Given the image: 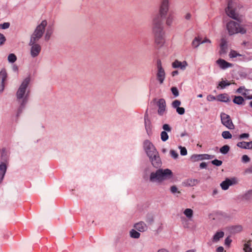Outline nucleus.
<instances>
[{
  "instance_id": "nucleus-1",
  "label": "nucleus",
  "mask_w": 252,
  "mask_h": 252,
  "mask_svg": "<svg viewBox=\"0 0 252 252\" xmlns=\"http://www.w3.org/2000/svg\"><path fill=\"white\" fill-rule=\"evenodd\" d=\"M169 8V0H161L158 14L155 15L152 19V30L155 35V43L158 48L162 47L165 43L162 18L166 16Z\"/></svg>"
},
{
  "instance_id": "nucleus-2",
  "label": "nucleus",
  "mask_w": 252,
  "mask_h": 252,
  "mask_svg": "<svg viewBox=\"0 0 252 252\" xmlns=\"http://www.w3.org/2000/svg\"><path fill=\"white\" fill-rule=\"evenodd\" d=\"M47 25V21L43 20L41 23L36 27L31 36L29 45L31 47L30 55L33 58L38 56L41 52V46L40 44L37 43V42L42 37Z\"/></svg>"
},
{
  "instance_id": "nucleus-3",
  "label": "nucleus",
  "mask_w": 252,
  "mask_h": 252,
  "mask_svg": "<svg viewBox=\"0 0 252 252\" xmlns=\"http://www.w3.org/2000/svg\"><path fill=\"white\" fill-rule=\"evenodd\" d=\"M31 81L30 77H26L22 82L16 93V98L20 103L18 115L21 113L28 102L30 95V91L27 88Z\"/></svg>"
},
{
  "instance_id": "nucleus-4",
  "label": "nucleus",
  "mask_w": 252,
  "mask_h": 252,
  "mask_svg": "<svg viewBox=\"0 0 252 252\" xmlns=\"http://www.w3.org/2000/svg\"><path fill=\"white\" fill-rule=\"evenodd\" d=\"M241 7L240 4L237 0H229L225 11L228 16L239 22H241V17L238 14V10Z\"/></svg>"
},
{
  "instance_id": "nucleus-5",
  "label": "nucleus",
  "mask_w": 252,
  "mask_h": 252,
  "mask_svg": "<svg viewBox=\"0 0 252 252\" xmlns=\"http://www.w3.org/2000/svg\"><path fill=\"white\" fill-rule=\"evenodd\" d=\"M226 29L230 35L236 33L245 34L246 29L239 23L233 21H230L226 24Z\"/></svg>"
},
{
  "instance_id": "nucleus-6",
  "label": "nucleus",
  "mask_w": 252,
  "mask_h": 252,
  "mask_svg": "<svg viewBox=\"0 0 252 252\" xmlns=\"http://www.w3.org/2000/svg\"><path fill=\"white\" fill-rule=\"evenodd\" d=\"M144 147L147 155L149 158H152V157L156 156V155L158 154V152L153 144L148 140H146L144 142Z\"/></svg>"
},
{
  "instance_id": "nucleus-7",
  "label": "nucleus",
  "mask_w": 252,
  "mask_h": 252,
  "mask_svg": "<svg viewBox=\"0 0 252 252\" xmlns=\"http://www.w3.org/2000/svg\"><path fill=\"white\" fill-rule=\"evenodd\" d=\"M221 122L223 125L229 129H234L235 128L229 115L222 113L220 114Z\"/></svg>"
},
{
  "instance_id": "nucleus-8",
  "label": "nucleus",
  "mask_w": 252,
  "mask_h": 252,
  "mask_svg": "<svg viewBox=\"0 0 252 252\" xmlns=\"http://www.w3.org/2000/svg\"><path fill=\"white\" fill-rule=\"evenodd\" d=\"M157 79L159 82L160 84H162L165 79V72L161 65V62L158 60L157 62Z\"/></svg>"
},
{
  "instance_id": "nucleus-9",
  "label": "nucleus",
  "mask_w": 252,
  "mask_h": 252,
  "mask_svg": "<svg viewBox=\"0 0 252 252\" xmlns=\"http://www.w3.org/2000/svg\"><path fill=\"white\" fill-rule=\"evenodd\" d=\"M169 11V10L168 11ZM165 19V24L167 27H171L173 25L175 20V16L174 13L173 11L167 12L166 16L162 18V21L163 19Z\"/></svg>"
},
{
  "instance_id": "nucleus-10",
  "label": "nucleus",
  "mask_w": 252,
  "mask_h": 252,
  "mask_svg": "<svg viewBox=\"0 0 252 252\" xmlns=\"http://www.w3.org/2000/svg\"><path fill=\"white\" fill-rule=\"evenodd\" d=\"M7 78V73L5 69L3 68L0 71V92H2Z\"/></svg>"
},
{
  "instance_id": "nucleus-11",
  "label": "nucleus",
  "mask_w": 252,
  "mask_h": 252,
  "mask_svg": "<svg viewBox=\"0 0 252 252\" xmlns=\"http://www.w3.org/2000/svg\"><path fill=\"white\" fill-rule=\"evenodd\" d=\"M160 182L168 179H170L173 177L172 171L169 169H159Z\"/></svg>"
},
{
  "instance_id": "nucleus-12",
  "label": "nucleus",
  "mask_w": 252,
  "mask_h": 252,
  "mask_svg": "<svg viewBox=\"0 0 252 252\" xmlns=\"http://www.w3.org/2000/svg\"><path fill=\"white\" fill-rule=\"evenodd\" d=\"M158 106V113L160 116H162L166 111V102L164 99H159L157 102Z\"/></svg>"
},
{
  "instance_id": "nucleus-13",
  "label": "nucleus",
  "mask_w": 252,
  "mask_h": 252,
  "mask_svg": "<svg viewBox=\"0 0 252 252\" xmlns=\"http://www.w3.org/2000/svg\"><path fill=\"white\" fill-rule=\"evenodd\" d=\"M188 63L186 61L181 62L176 60L172 63V66L174 68H180L181 69L184 70L188 66Z\"/></svg>"
},
{
  "instance_id": "nucleus-14",
  "label": "nucleus",
  "mask_w": 252,
  "mask_h": 252,
  "mask_svg": "<svg viewBox=\"0 0 252 252\" xmlns=\"http://www.w3.org/2000/svg\"><path fill=\"white\" fill-rule=\"evenodd\" d=\"M217 63L219 65L220 67L222 69H225L227 68L231 67L233 64L229 63L223 59H219L216 61Z\"/></svg>"
},
{
  "instance_id": "nucleus-15",
  "label": "nucleus",
  "mask_w": 252,
  "mask_h": 252,
  "mask_svg": "<svg viewBox=\"0 0 252 252\" xmlns=\"http://www.w3.org/2000/svg\"><path fill=\"white\" fill-rule=\"evenodd\" d=\"M150 180L152 182H160V176L159 169L156 172H153L150 175Z\"/></svg>"
},
{
  "instance_id": "nucleus-16",
  "label": "nucleus",
  "mask_w": 252,
  "mask_h": 252,
  "mask_svg": "<svg viewBox=\"0 0 252 252\" xmlns=\"http://www.w3.org/2000/svg\"><path fill=\"white\" fill-rule=\"evenodd\" d=\"M134 227L136 230L140 232H144L148 229L146 223L143 221H140L134 225Z\"/></svg>"
},
{
  "instance_id": "nucleus-17",
  "label": "nucleus",
  "mask_w": 252,
  "mask_h": 252,
  "mask_svg": "<svg viewBox=\"0 0 252 252\" xmlns=\"http://www.w3.org/2000/svg\"><path fill=\"white\" fill-rule=\"evenodd\" d=\"M150 159L152 165L154 167L158 168L160 166L161 162L158 153L156 155V156H154L152 157V158H150Z\"/></svg>"
},
{
  "instance_id": "nucleus-18",
  "label": "nucleus",
  "mask_w": 252,
  "mask_h": 252,
  "mask_svg": "<svg viewBox=\"0 0 252 252\" xmlns=\"http://www.w3.org/2000/svg\"><path fill=\"white\" fill-rule=\"evenodd\" d=\"M237 146L243 149H252V141L250 142H239L237 144Z\"/></svg>"
},
{
  "instance_id": "nucleus-19",
  "label": "nucleus",
  "mask_w": 252,
  "mask_h": 252,
  "mask_svg": "<svg viewBox=\"0 0 252 252\" xmlns=\"http://www.w3.org/2000/svg\"><path fill=\"white\" fill-rule=\"evenodd\" d=\"M252 60V53L247 52L244 54H240V58L237 60L239 61L249 62Z\"/></svg>"
},
{
  "instance_id": "nucleus-20",
  "label": "nucleus",
  "mask_w": 252,
  "mask_h": 252,
  "mask_svg": "<svg viewBox=\"0 0 252 252\" xmlns=\"http://www.w3.org/2000/svg\"><path fill=\"white\" fill-rule=\"evenodd\" d=\"M7 167L4 163L0 164V184L2 182L5 175Z\"/></svg>"
},
{
  "instance_id": "nucleus-21",
  "label": "nucleus",
  "mask_w": 252,
  "mask_h": 252,
  "mask_svg": "<svg viewBox=\"0 0 252 252\" xmlns=\"http://www.w3.org/2000/svg\"><path fill=\"white\" fill-rule=\"evenodd\" d=\"M233 185V182L231 180L226 179L220 184V187L223 190L227 189L229 186Z\"/></svg>"
},
{
  "instance_id": "nucleus-22",
  "label": "nucleus",
  "mask_w": 252,
  "mask_h": 252,
  "mask_svg": "<svg viewBox=\"0 0 252 252\" xmlns=\"http://www.w3.org/2000/svg\"><path fill=\"white\" fill-rule=\"evenodd\" d=\"M53 31H54V29L52 27L49 26L47 28V29L46 31L44 37V40L46 41H48L50 40L51 36L53 33Z\"/></svg>"
},
{
  "instance_id": "nucleus-23",
  "label": "nucleus",
  "mask_w": 252,
  "mask_h": 252,
  "mask_svg": "<svg viewBox=\"0 0 252 252\" xmlns=\"http://www.w3.org/2000/svg\"><path fill=\"white\" fill-rule=\"evenodd\" d=\"M217 100L219 101L227 102L229 101V97L226 94H223L218 95L217 96Z\"/></svg>"
},
{
  "instance_id": "nucleus-24",
  "label": "nucleus",
  "mask_w": 252,
  "mask_h": 252,
  "mask_svg": "<svg viewBox=\"0 0 252 252\" xmlns=\"http://www.w3.org/2000/svg\"><path fill=\"white\" fill-rule=\"evenodd\" d=\"M227 43L226 41L222 39L221 40V43H220V54H225L226 52V49H227Z\"/></svg>"
},
{
  "instance_id": "nucleus-25",
  "label": "nucleus",
  "mask_w": 252,
  "mask_h": 252,
  "mask_svg": "<svg viewBox=\"0 0 252 252\" xmlns=\"http://www.w3.org/2000/svg\"><path fill=\"white\" fill-rule=\"evenodd\" d=\"M224 232L223 231H219L217 232L213 236V242H218L220 238H222L224 236Z\"/></svg>"
},
{
  "instance_id": "nucleus-26",
  "label": "nucleus",
  "mask_w": 252,
  "mask_h": 252,
  "mask_svg": "<svg viewBox=\"0 0 252 252\" xmlns=\"http://www.w3.org/2000/svg\"><path fill=\"white\" fill-rule=\"evenodd\" d=\"M243 230V227L241 225H233L230 227L231 233H236L241 232Z\"/></svg>"
},
{
  "instance_id": "nucleus-27",
  "label": "nucleus",
  "mask_w": 252,
  "mask_h": 252,
  "mask_svg": "<svg viewBox=\"0 0 252 252\" xmlns=\"http://www.w3.org/2000/svg\"><path fill=\"white\" fill-rule=\"evenodd\" d=\"M233 102L238 105H244V99L241 96H235L233 99Z\"/></svg>"
},
{
  "instance_id": "nucleus-28",
  "label": "nucleus",
  "mask_w": 252,
  "mask_h": 252,
  "mask_svg": "<svg viewBox=\"0 0 252 252\" xmlns=\"http://www.w3.org/2000/svg\"><path fill=\"white\" fill-rule=\"evenodd\" d=\"M184 214L189 219H190L193 216V211L188 208L184 211Z\"/></svg>"
},
{
  "instance_id": "nucleus-29",
  "label": "nucleus",
  "mask_w": 252,
  "mask_h": 252,
  "mask_svg": "<svg viewBox=\"0 0 252 252\" xmlns=\"http://www.w3.org/2000/svg\"><path fill=\"white\" fill-rule=\"evenodd\" d=\"M201 43V39L199 37H195L192 42V46L196 48Z\"/></svg>"
},
{
  "instance_id": "nucleus-30",
  "label": "nucleus",
  "mask_w": 252,
  "mask_h": 252,
  "mask_svg": "<svg viewBox=\"0 0 252 252\" xmlns=\"http://www.w3.org/2000/svg\"><path fill=\"white\" fill-rule=\"evenodd\" d=\"M130 236L131 237L133 238H139L140 236V234L139 232L136 231L135 229H132L130 231Z\"/></svg>"
},
{
  "instance_id": "nucleus-31",
  "label": "nucleus",
  "mask_w": 252,
  "mask_h": 252,
  "mask_svg": "<svg viewBox=\"0 0 252 252\" xmlns=\"http://www.w3.org/2000/svg\"><path fill=\"white\" fill-rule=\"evenodd\" d=\"M230 58H235L237 57L240 58V54L237 53L236 51L231 50L228 55Z\"/></svg>"
},
{
  "instance_id": "nucleus-32",
  "label": "nucleus",
  "mask_w": 252,
  "mask_h": 252,
  "mask_svg": "<svg viewBox=\"0 0 252 252\" xmlns=\"http://www.w3.org/2000/svg\"><path fill=\"white\" fill-rule=\"evenodd\" d=\"M243 198L246 200H252V189L248 191L243 196Z\"/></svg>"
},
{
  "instance_id": "nucleus-33",
  "label": "nucleus",
  "mask_w": 252,
  "mask_h": 252,
  "mask_svg": "<svg viewBox=\"0 0 252 252\" xmlns=\"http://www.w3.org/2000/svg\"><path fill=\"white\" fill-rule=\"evenodd\" d=\"M229 146L227 145H225L220 148V151L222 154L225 155L229 152Z\"/></svg>"
},
{
  "instance_id": "nucleus-34",
  "label": "nucleus",
  "mask_w": 252,
  "mask_h": 252,
  "mask_svg": "<svg viewBox=\"0 0 252 252\" xmlns=\"http://www.w3.org/2000/svg\"><path fill=\"white\" fill-rule=\"evenodd\" d=\"M251 242H248L244 245V250L245 252H252V249L251 248Z\"/></svg>"
},
{
  "instance_id": "nucleus-35",
  "label": "nucleus",
  "mask_w": 252,
  "mask_h": 252,
  "mask_svg": "<svg viewBox=\"0 0 252 252\" xmlns=\"http://www.w3.org/2000/svg\"><path fill=\"white\" fill-rule=\"evenodd\" d=\"M160 137L161 140L163 142H165L168 140V135L166 131H163L160 133Z\"/></svg>"
},
{
  "instance_id": "nucleus-36",
  "label": "nucleus",
  "mask_w": 252,
  "mask_h": 252,
  "mask_svg": "<svg viewBox=\"0 0 252 252\" xmlns=\"http://www.w3.org/2000/svg\"><path fill=\"white\" fill-rule=\"evenodd\" d=\"M221 135L224 139H230L232 137L231 134L228 131H223Z\"/></svg>"
},
{
  "instance_id": "nucleus-37",
  "label": "nucleus",
  "mask_w": 252,
  "mask_h": 252,
  "mask_svg": "<svg viewBox=\"0 0 252 252\" xmlns=\"http://www.w3.org/2000/svg\"><path fill=\"white\" fill-rule=\"evenodd\" d=\"M16 60L17 57L14 54H10L8 56V60L10 63H14Z\"/></svg>"
},
{
  "instance_id": "nucleus-38",
  "label": "nucleus",
  "mask_w": 252,
  "mask_h": 252,
  "mask_svg": "<svg viewBox=\"0 0 252 252\" xmlns=\"http://www.w3.org/2000/svg\"><path fill=\"white\" fill-rule=\"evenodd\" d=\"M246 91L247 90H245L244 87H240L237 90V92L240 94H241L245 96H246Z\"/></svg>"
},
{
  "instance_id": "nucleus-39",
  "label": "nucleus",
  "mask_w": 252,
  "mask_h": 252,
  "mask_svg": "<svg viewBox=\"0 0 252 252\" xmlns=\"http://www.w3.org/2000/svg\"><path fill=\"white\" fill-rule=\"evenodd\" d=\"M181 101L179 100H175L173 101L172 103V106L174 108L176 109L177 108L179 107V106L181 105Z\"/></svg>"
},
{
  "instance_id": "nucleus-40",
  "label": "nucleus",
  "mask_w": 252,
  "mask_h": 252,
  "mask_svg": "<svg viewBox=\"0 0 252 252\" xmlns=\"http://www.w3.org/2000/svg\"><path fill=\"white\" fill-rule=\"evenodd\" d=\"M230 83L225 81H221L219 83V86L221 89H224L226 86L230 85Z\"/></svg>"
},
{
  "instance_id": "nucleus-41",
  "label": "nucleus",
  "mask_w": 252,
  "mask_h": 252,
  "mask_svg": "<svg viewBox=\"0 0 252 252\" xmlns=\"http://www.w3.org/2000/svg\"><path fill=\"white\" fill-rule=\"evenodd\" d=\"M179 148L180 149L181 155L186 156L187 155V150L185 147L180 146Z\"/></svg>"
},
{
  "instance_id": "nucleus-42",
  "label": "nucleus",
  "mask_w": 252,
  "mask_h": 252,
  "mask_svg": "<svg viewBox=\"0 0 252 252\" xmlns=\"http://www.w3.org/2000/svg\"><path fill=\"white\" fill-rule=\"evenodd\" d=\"M202 157L201 155H194L191 157V159L193 161H195L199 159H202L203 158H200Z\"/></svg>"
},
{
  "instance_id": "nucleus-43",
  "label": "nucleus",
  "mask_w": 252,
  "mask_h": 252,
  "mask_svg": "<svg viewBox=\"0 0 252 252\" xmlns=\"http://www.w3.org/2000/svg\"><path fill=\"white\" fill-rule=\"evenodd\" d=\"M211 162L213 165H215L217 166H220L222 163V162L221 160H218L217 159H215L212 160L211 161Z\"/></svg>"
},
{
  "instance_id": "nucleus-44",
  "label": "nucleus",
  "mask_w": 252,
  "mask_h": 252,
  "mask_svg": "<svg viewBox=\"0 0 252 252\" xmlns=\"http://www.w3.org/2000/svg\"><path fill=\"white\" fill-rule=\"evenodd\" d=\"M171 91L175 97H177L179 95V91L176 87H172L171 89Z\"/></svg>"
},
{
  "instance_id": "nucleus-45",
  "label": "nucleus",
  "mask_w": 252,
  "mask_h": 252,
  "mask_svg": "<svg viewBox=\"0 0 252 252\" xmlns=\"http://www.w3.org/2000/svg\"><path fill=\"white\" fill-rule=\"evenodd\" d=\"M170 191L173 194H176L177 193H180V192L178 191V188L175 186H172L170 188Z\"/></svg>"
},
{
  "instance_id": "nucleus-46",
  "label": "nucleus",
  "mask_w": 252,
  "mask_h": 252,
  "mask_svg": "<svg viewBox=\"0 0 252 252\" xmlns=\"http://www.w3.org/2000/svg\"><path fill=\"white\" fill-rule=\"evenodd\" d=\"M170 154L171 156L175 159L177 158L179 156L178 154L174 150H170Z\"/></svg>"
},
{
  "instance_id": "nucleus-47",
  "label": "nucleus",
  "mask_w": 252,
  "mask_h": 252,
  "mask_svg": "<svg viewBox=\"0 0 252 252\" xmlns=\"http://www.w3.org/2000/svg\"><path fill=\"white\" fill-rule=\"evenodd\" d=\"M162 128L166 132H170L171 131V128L168 124H164L162 126Z\"/></svg>"
},
{
  "instance_id": "nucleus-48",
  "label": "nucleus",
  "mask_w": 252,
  "mask_h": 252,
  "mask_svg": "<svg viewBox=\"0 0 252 252\" xmlns=\"http://www.w3.org/2000/svg\"><path fill=\"white\" fill-rule=\"evenodd\" d=\"M5 41H6V38H5L4 35L3 34L0 33V46L4 44Z\"/></svg>"
},
{
  "instance_id": "nucleus-49",
  "label": "nucleus",
  "mask_w": 252,
  "mask_h": 252,
  "mask_svg": "<svg viewBox=\"0 0 252 252\" xmlns=\"http://www.w3.org/2000/svg\"><path fill=\"white\" fill-rule=\"evenodd\" d=\"M250 161V158L246 155H243L242 157V161L244 163H247Z\"/></svg>"
},
{
  "instance_id": "nucleus-50",
  "label": "nucleus",
  "mask_w": 252,
  "mask_h": 252,
  "mask_svg": "<svg viewBox=\"0 0 252 252\" xmlns=\"http://www.w3.org/2000/svg\"><path fill=\"white\" fill-rule=\"evenodd\" d=\"M176 111L179 115H183L185 113V110L183 107H178L176 108Z\"/></svg>"
},
{
  "instance_id": "nucleus-51",
  "label": "nucleus",
  "mask_w": 252,
  "mask_h": 252,
  "mask_svg": "<svg viewBox=\"0 0 252 252\" xmlns=\"http://www.w3.org/2000/svg\"><path fill=\"white\" fill-rule=\"evenodd\" d=\"M10 26V23L8 22L4 23L2 24H0V29H6Z\"/></svg>"
},
{
  "instance_id": "nucleus-52",
  "label": "nucleus",
  "mask_w": 252,
  "mask_h": 252,
  "mask_svg": "<svg viewBox=\"0 0 252 252\" xmlns=\"http://www.w3.org/2000/svg\"><path fill=\"white\" fill-rule=\"evenodd\" d=\"M187 184L189 186H193L194 185H195V183H197V180H195V179H193V180H192V179L188 180L187 181Z\"/></svg>"
},
{
  "instance_id": "nucleus-53",
  "label": "nucleus",
  "mask_w": 252,
  "mask_h": 252,
  "mask_svg": "<svg viewBox=\"0 0 252 252\" xmlns=\"http://www.w3.org/2000/svg\"><path fill=\"white\" fill-rule=\"evenodd\" d=\"M216 99H217V97H216L213 95L209 94L207 96V100L209 101H213Z\"/></svg>"
},
{
  "instance_id": "nucleus-54",
  "label": "nucleus",
  "mask_w": 252,
  "mask_h": 252,
  "mask_svg": "<svg viewBox=\"0 0 252 252\" xmlns=\"http://www.w3.org/2000/svg\"><path fill=\"white\" fill-rule=\"evenodd\" d=\"M249 136H250V135L249 133H243V134L239 135V138L240 139L247 138L249 137Z\"/></svg>"
},
{
  "instance_id": "nucleus-55",
  "label": "nucleus",
  "mask_w": 252,
  "mask_h": 252,
  "mask_svg": "<svg viewBox=\"0 0 252 252\" xmlns=\"http://www.w3.org/2000/svg\"><path fill=\"white\" fill-rule=\"evenodd\" d=\"M148 115L147 114V113L145 115L144 119H145V127L147 129L148 126V123H149V121L148 119Z\"/></svg>"
},
{
  "instance_id": "nucleus-56",
  "label": "nucleus",
  "mask_w": 252,
  "mask_h": 252,
  "mask_svg": "<svg viewBox=\"0 0 252 252\" xmlns=\"http://www.w3.org/2000/svg\"><path fill=\"white\" fill-rule=\"evenodd\" d=\"M202 156L204 157L203 159L204 158V159H209L212 158L214 157V156H211V155H208V154L203 155H202Z\"/></svg>"
},
{
  "instance_id": "nucleus-57",
  "label": "nucleus",
  "mask_w": 252,
  "mask_h": 252,
  "mask_svg": "<svg viewBox=\"0 0 252 252\" xmlns=\"http://www.w3.org/2000/svg\"><path fill=\"white\" fill-rule=\"evenodd\" d=\"M232 240L229 238L227 237L225 240V244L227 246H229Z\"/></svg>"
},
{
  "instance_id": "nucleus-58",
  "label": "nucleus",
  "mask_w": 252,
  "mask_h": 252,
  "mask_svg": "<svg viewBox=\"0 0 252 252\" xmlns=\"http://www.w3.org/2000/svg\"><path fill=\"white\" fill-rule=\"evenodd\" d=\"M191 17V15L190 13H187L185 16V18L186 19V20H189L190 19Z\"/></svg>"
},
{
  "instance_id": "nucleus-59",
  "label": "nucleus",
  "mask_w": 252,
  "mask_h": 252,
  "mask_svg": "<svg viewBox=\"0 0 252 252\" xmlns=\"http://www.w3.org/2000/svg\"><path fill=\"white\" fill-rule=\"evenodd\" d=\"M207 166V164L205 162H202L200 164V168H205Z\"/></svg>"
},
{
  "instance_id": "nucleus-60",
  "label": "nucleus",
  "mask_w": 252,
  "mask_h": 252,
  "mask_svg": "<svg viewBox=\"0 0 252 252\" xmlns=\"http://www.w3.org/2000/svg\"><path fill=\"white\" fill-rule=\"evenodd\" d=\"M224 249L222 247H219L217 249V252H223Z\"/></svg>"
},
{
  "instance_id": "nucleus-61",
  "label": "nucleus",
  "mask_w": 252,
  "mask_h": 252,
  "mask_svg": "<svg viewBox=\"0 0 252 252\" xmlns=\"http://www.w3.org/2000/svg\"><path fill=\"white\" fill-rule=\"evenodd\" d=\"M158 252H169L168 251L165 249H161L158 250Z\"/></svg>"
},
{
  "instance_id": "nucleus-62",
  "label": "nucleus",
  "mask_w": 252,
  "mask_h": 252,
  "mask_svg": "<svg viewBox=\"0 0 252 252\" xmlns=\"http://www.w3.org/2000/svg\"><path fill=\"white\" fill-rule=\"evenodd\" d=\"M206 42H209V43H211V41L208 39H205L204 40H203V41H201V43H206Z\"/></svg>"
},
{
  "instance_id": "nucleus-63",
  "label": "nucleus",
  "mask_w": 252,
  "mask_h": 252,
  "mask_svg": "<svg viewBox=\"0 0 252 252\" xmlns=\"http://www.w3.org/2000/svg\"><path fill=\"white\" fill-rule=\"evenodd\" d=\"M178 74V71L177 70H175V71H173L172 72V75L173 76H174L176 75H177Z\"/></svg>"
},
{
  "instance_id": "nucleus-64",
  "label": "nucleus",
  "mask_w": 252,
  "mask_h": 252,
  "mask_svg": "<svg viewBox=\"0 0 252 252\" xmlns=\"http://www.w3.org/2000/svg\"><path fill=\"white\" fill-rule=\"evenodd\" d=\"M7 152L5 149H3L2 150V153H1V157H2L3 156L4 154H6Z\"/></svg>"
}]
</instances>
